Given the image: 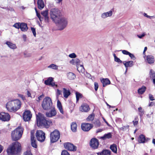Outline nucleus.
<instances>
[{
	"mask_svg": "<svg viewBox=\"0 0 155 155\" xmlns=\"http://www.w3.org/2000/svg\"><path fill=\"white\" fill-rule=\"evenodd\" d=\"M51 17L58 26L59 30H63L67 26V19L62 15L60 10L57 8H52L50 12Z\"/></svg>",
	"mask_w": 155,
	"mask_h": 155,
	"instance_id": "obj_1",
	"label": "nucleus"
},
{
	"mask_svg": "<svg viewBox=\"0 0 155 155\" xmlns=\"http://www.w3.org/2000/svg\"><path fill=\"white\" fill-rule=\"evenodd\" d=\"M21 150V144L17 141L10 145L7 148L6 151L8 155H20Z\"/></svg>",
	"mask_w": 155,
	"mask_h": 155,
	"instance_id": "obj_2",
	"label": "nucleus"
},
{
	"mask_svg": "<svg viewBox=\"0 0 155 155\" xmlns=\"http://www.w3.org/2000/svg\"><path fill=\"white\" fill-rule=\"evenodd\" d=\"M37 125L38 127H42L48 128L52 124L51 120H47L44 115L38 113L36 115Z\"/></svg>",
	"mask_w": 155,
	"mask_h": 155,
	"instance_id": "obj_3",
	"label": "nucleus"
},
{
	"mask_svg": "<svg viewBox=\"0 0 155 155\" xmlns=\"http://www.w3.org/2000/svg\"><path fill=\"white\" fill-rule=\"evenodd\" d=\"M6 108L10 112H15L19 109L21 106V102L18 99L9 101L6 104Z\"/></svg>",
	"mask_w": 155,
	"mask_h": 155,
	"instance_id": "obj_4",
	"label": "nucleus"
},
{
	"mask_svg": "<svg viewBox=\"0 0 155 155\" xmlns=\"http://www.w3.org/2000/svg\"><path fill=\"white\" fill-rule=\"evenodd\" d=\"M23 129L20 127H18L12 133V138L13 140L16 141L19 140L21 137Z\"/></svg>",
	"mask_w": 155,
	"mask_h": 155,
	"instance_id": "obj_5",
	"label": "nucleus"
},
{
	"mask_svg": "<svg viewBox=\"0 0 155 155\" xmlns=\"http://www.w3.org/2000/svg\"><path fill=\"white\" fill-rule=\"evenodd\" d=\"M41 106L44 110H47L51 109L52 106L51 98L48 97H45L43 100Z\"/></svg>",
	"mask_w": 155,
	"mask_h": 155,
	"instance_id": "obj_6",
	"label": "nucleus"
},
{
	"mask_svg": "<svg viewBox=\"0 0 155 155\" xmlns=\"http://www.w3.org/2000/svg\"><path fill=\"white\" fill-rule=\"evenodd\" d=\"M50 140L51 143L57 141L60 137V133L57 130H55L50 133Z\"/></svg>",
	"mask_w": 155,
	"mask_h": 155,
	"instance_id": "obj_7",
	"label": "nucleus"
},
{
	"mask_svg": "<svg viewBox=\"0 0 155 155\" xmlns=\"http://www.w3.org/2000/svg\"><path fill=\"white\" fill-rule=\"evenodd\" d=\"M36 136L38 140L41 142H44L45 139V134L41 130L36 131Z\"/></svg>",
	"mask_w": 155,
	"mask_h": 155,
	"instance_id": "obj_8",
	"label": "nucleus"
},
{
	"mask_svg": "<svg viewBox=\"0 0 155 155\" xmlns=\"http://www.w3.org/2000/svg\"><path fill=\"white\" fill-rule=\"evenodd\" d=\"M64 146L65 148L69 151H75L77 150V147L75 146L69 142L64 143Z\"/></svg>",
	"mask_w": 155,
	"mask_h": 155,
	"instance_id": "obj_9",
	"label": "nucleus"
},
{
	"mask_svg": "<svg viewBox=\"0 0 155 155\" xmlns=\"http://www.w3.org/2000/svg\"><path fill=\"white\" fill-rule=\"evenodd\" d=\"M10 116L8 113L4 112L0 113V120L4 121H7L10 120Z\"/></svg>",
	"mask_w": 155,
	"mask_h": 155,
	"instance_id": "obj_10",
	"label": "nucleus"
},
{
	"mask_svg": "<svg viewBox=\"0 0 155 155\" xmlns=\"http://www.w3.org/2000/svg\"><path fill=\"white\" fill-rule=\"evenodd\" d=\"M32 114L31 111L29 110H25L23 114V119L25 121L30 120Z\"/></svg>",
	"mask_w": 155,
	"mask_h": 155,
	"instance_id": "obj_11",
	"label": "nucleus"
},
{
	"mask_svg": "<svg viewBox=\"0 0 155 155\" xmlns=\"http://www.w3.org/2000/svg\"><path fill=\"white\" fill-rule=\"evenodd\" d=\"M90 145L93 149L97 148L99 145V142L97 139L95 138H93L90 140Z\"/></svg>",
	"mask_w": 155,
	"mask_h": 155,
	"instance_id": "obj_12",
	"label": "nucleus"
},
{
	"mask_svg": "<svg viewBox=\"0 0 155 155\" xmlns=\"http://www.w3.org/2000/svg\"><path fill=\"white\" fill-rule=\"evenodd\" d=\"M93 126L91 124L88 123H83L81 125V128L84 131H87L89 130Z\"/></svg>",
	"mask_w": 155,
	"mask_h": 155,
	"instance_id": "obj_13",
	"label": "nucleus"
},
{
	"mask_svg": "<svg viewBox=\"0 0 155 155\" xmlns=\"http://www.w3.org/2000/svg\"><path fill=\"white\" fill-rule=\"evenodd\" d=\"M90 109L89 105L86 103L82 104L80 108V110L83 112H87Z\"/></svg>",
	"mask_w": 155,
	"mask_h": 155,
	"instance_id": "obj_14",
	"label": "nucleus"
},
{
	"mask_svg": "<svg viewBox=\"0 0 155 155\" xmlns=\"http://www.w3.org/2000/svg\"><path fill=\"white\" fill-rule=\"evenodd\" d=\"M145 59L146 62L149 64H153L154 62V56L152 55H147Z\"/></svg>",
	"mask_w": 155,
	"mask_h": 155,
	"instance_id": "obj_15",
	"label": "nucleus"
},
{
	"mask_svg": "<svg viewBox=\"0 0 155 155\" xmlns=\"http://www.w3.org/2000/svg\"><path fill=\"white\" fill-rule=\"evenodd\" d=\"M149 140V138H147L146 139L145 136L143 134H141L138 138V141L140 143H144Z\"/></svg>",
	"mask_w": 155,
	"mask_h": 155,
	"instance_id": "obj_16",
	"label": "nucleus"
},
{
	"mask_svg": "<svg viewBox=\"0 0 155 155\" xmlns=\"http://www.w3.org/2000/svg\"><path fill=\"white\" fill-rule=\"evenodd\" d=\"M112 135L111 133L109 132L107 134H105L103 136L101 137H99V138L102 139L103 140H106L107 139H110L112 138Z\"/></svg>",
	"mask_w": 155,
	"mask_h": 155,
	"instance_id": "obj_17",
	"label": "nucleus"
},
{
	"mask_svg": "<svg viewBox=\"0 0 155 155\" xmlns=\"http://www.w3.org/2000/svg\"><path fill=\"white\" fill-rule=\"evenodd\" d=\"M113 14V11L110 10L106 12L103 13L101 15V17L103 18H105L111 16Z\"/></svg>",
	"mask_w": 155,
	"mask_h": 155,
	"instance_id": "obj_18",
	"label": "nucleus"
},
{
	"mask_svg": "<svg viewBox=\"0 0 155 155\" xmlns=\"http://www.w3.org/2000/svg\"><path fill=\"white\" fill-rule=\"evenodd\" d=\"M125 68L127 70L128 67H131L134 65V62L133 61H124L123 62Z\"/></svg>",
	"mask_w": 155,
	"mask_h": 155,
	"instance_id": "obj_19",
	"label": "nucleus"
},
{
	"mask_svg": "<svg viewBox=\"0 0 155 155\" xmlns=\"http://www.w3.org/2000/svg\"><path fill=\"white\" fill-rule=\"evenodd\" d=\"M20 28L21 30L23 31H26L28 29V27L26 23H21Z\"/></svg>",
	"mask_w": 155,
	"mask_h": 155,
	"instance_id": "obj_20",
	"label": "nucleus"
},
{
	"mask_svg": "<svg viewBox=\"0 0 155 155\" xmlns=\"http://www.w3.org/2000/svg\"><path fill=\"white\" fill-rule=\"evenodd\" d=\"M5 44L10 48L12 49H15L17 48V47L15 44H14L10 41H7L6 42Z\"/></svg>",
	"mask_w": 155,
	"mask_h": 155,
	"instance_id": "obj_21",
	"label": "nucleus"
},
{
	"mask_svg": "<svg viewBox=\"0 0 155 155\" xmlns=\"http://www.w3.org/2000/svg\"><path fill=\"white\" fill-rule=\"evenodd\" d=\"M48 10H45L41 12V14L44 17L45 22L48 21L49 18L48 16Z\"/></svg>",
	"mask_w": 155,
	"mask_h": 155,
	"instance_id": "obj_22",
	"label": "nucleus"
},
{
	"mask_svg": "<svg viewBox=\"0 0 155 155\" xmlns=\"http://www.w3.org/2000/svg\"><path fill=\"white\" fill-rule=\"evenodd\" d=\"M101 81L104 87L106 86L107 85L110 84V83L109 80L107 78L103 79L101 80Z\"/></svg>",
	"mask_w": 155,
	"mask_h": 155,
	"instance_id": "obj_23",
	"label": "nucleus"
},
{
	"mask_svg": "<svg viewBox=\"0 0 155 155\" xmlns=\"http://www.w3.org/2000/svg\"><path fill=\"white\" fill-rule=\"evenodd\" d=\"M63 91L64 96L66 98H68L71 94L69 91L67 90L65 88H63Z\"/></svg>",
	"mask_w": 155,
	"mask_h": 155,
	"instance_id": "obj_24",
	"label": "nucleus"
},
{
	"mask_svg": "<svg viewBox=\"0 0 155 155\" xmlns=\"http://www.w3.org/2000/svg\"><path fill=\"white\" fill-rule=\"evenodd\" d=\"M31 144L32 146L34 148H37V146L36 141L35 140L34 137L32 136L31 134Z\"/></svg>",
	"mask_w": 155,
	"mask_h": 155,
	"instance_id": "obj_25",
	"label": "nucleus"
},
{
	"mask_svg": "<svg viewBox=\"0 0 155 155\" xmlns=\"http://www.w3.org/2000/svg\"><path fill=\"white\" fill-rule=\"evenodd\" d=\"M80 60L78 58L72 59L70 61V63L72 64H76L77 66L80 65Z\"/></svg>",
	"mask_w": 155,
	"mask_h": 155,
	"instance_id": "obj_26",
	"label": "nucleus"
},
{
	"mask_svg": "<svg viewBox=\"0 0 155 155\" xmlns=\"http://www.w3.org/2000/svg\"><path fill=\"white\" fill-rule=\"evenodd\" d=\"M67 76L68 78L71 80H74L76 78L75 74L71 72L68 73L67 74Z\"/></svg>",
	"mask_w": 155,
	"mask_h": 155,
	"instance_id": "obj_27",
	"label": "nucleus"
},
{
	"mask_svg": "<svg viewBox=\"0 0 155 155\" xmlns=\"http://www.w3.org/2000/svg\"><path fill=\"white\" fill-rule=\"evenodd\" d=\"M38 8L40 9H42L44 6L45 5L43 0H38L37 2Z\"/></svg>",
	"mask_w": 155,
	"mask_h": 155,
	"instance_id": "obj_28",
	"label": "nucleus"
},
{
	"mask_svg": "<svg viewBox=\"0 0 155 155\" xmlns=\"http://www.w3.org/2000/svg\"><path fill=\"white\" fill-rule=\"evenodd\" d=\"M57 107L60 110V112L62 114H64V111L62 109V105L60 101L58 100L57 104Z\"/></svg>",
	"mask_w": 155,
	"mask_h": 155,
	"instance_id": "obj_29",
	"label": "nucleus"
},
{
	"mask_svg": "<svg viewBox=\"0 0 155 155\" xmlns=\"http://www.w3.org/2000/svg\"><path fill=\"white\" fill-rule=\"evenodd\" d=\"M77 70L79 72L84 73L85 71V69H84L83 66L82 64L77 65Z\"/></svg>",
	"mask_w": 155,
	"mask_h": 155,
	"instance_id": "obj_30",
	"label": "nucleus"
},
{
	"mask_svg": "<svg viewBox=\"0 0 155 155\" xmlns=\"http://www.w3.org/2000/svg\"><path fill=\"white\" fill-rule=\"evenodd\" d=\"M71 129L73 132H75L77 130V124L75 122H72L71 124Z\"/></svg>",
	"mask_w": 155,
	"mask_h": 155,
	"instance_id": "obj_31",
	"label": "nucleus"
},
{
	"mask_svg": "<svg viewBox=\"0 0 155 155\" xmlns=\"http://www.w3.org/2000/svg\"><path fill=\"white\" fill-rule=\"evenodd\" d=\"M53 80L52 77H49L47 80L45 81V84L47 85H50Z\"/></svg>",
	"mask_w": 155,
	"mask_h": 155,
	"instance_id": "obj_32",
	"label": "nucleus"
},
{
	"mask_svg": "<svg viewBox=\"0 0 155 155\" xmlns=\"http://www.w3.org/2000/svg\"><path fill=\"white\" fill-rule=\"evenodd\" d=\"M110 148L112 150V151L115 153H116L117 152V146L116 144H114L111 145L110 147Z\"/></svg>",
	"mask_w": 155,
	"mask_h": 155,
	"instance_id": "obj_33",
	"label": "nucleus"
},
{
	"mask_svg": "<svg viewBox=\"0 0 155 155\" xmlns=\"http://www.w3.org/2000/svg\"><path fill=\"white\" fill-rule=\"evenodd\" d=\"M146 87L145 86H143L141 88H139L138 90V93L139 94H142L145 91Z\"/></svg>",
	"mask_w": 155,
	"mask_h": 155,
	"instance_id": "obj_34",
	"label": "nucleus"
},
{
	"mask_svg": "<svg viewBox=\"0 0 155 155\" xmlns=\"http://www.w3.org/2000/svg\"><path fill=\"white\" fill-rule=\"evenodd\" d=\"M76 98V101L78 102L79 99L81 98L83 96L82 94L79 93L78 92H76L75 93Z\"/></svg>",
	"mask_w": 155,
	"mask_h": 155,
	"instance_id": "obj_35",
	"label": "nucleus"
},
{
	"mask_svg": "<svg viewBox=\"0 0 155 155\" xmlns=\"http://www.w3.org/2000/svg\"><path fill=\"white\" fill-rule=\"evenodd\" d=\"M150 77V78H155V72L152 69H151L149 72Z\"/></svg>",
	"mask_w": 155,
	"mask_h": 155,
	"instance_id": "obj_36",
	"label": "nucleus"
},
{
	"mask_svg": "<svg viewBox=\"0 0 155 155\" xmlns=\"http://www.w3.org/2000/svg\"><path fill=\"white\" fill-rule=\"evenodd\" d=\"M110 151L108 150H104L101 153V155H110Z\"/></svg>",
	"mask_w": 155,
	"mask_h": 155,
	"instance_id": "obj_37",
	"label": "nucleus"
},
{
	"mask_svg": "<svg viewBox=\"0 0 155 155\" xmlns=\"http://www.w3.org/2000/svg\"><path fill=\"white\" fill-rule=\"evenodd\" d=\"M94 114H92L90 115L87 119V121H92L94 118Z\"/></svg>",
	"mask_w": 155,
	"mask_h": 155,
	"instance_id": "obj_38",
	"label": "nucleus"
},
{
	"mask_svg": "<svg viewBox=\"0 0 155 155\" xmlns=\"http://www.w3.org/2000/svg\"><path fill=\"white\" fill-rule=\"evenodd\" d=\"M49 68H51L54 70H57L58 66L54 64H51L48 67Z\"/></svg>",
	"mask_w": 155,
	"mask_h": 155,
	"instance_id": "obj_39",
	"label": "nucleus"
},
{
	"mask_svg": "<svg viewBox=\"0 0 155 155\" xmlns=\"http://www.w3.org/2000/svg\"><path fill=\"white\" fill-rule=\"evenodd\" d=\"M35 10L37 16L39 18L40 21H41L42 18H41L40 15L39 13L38 12V11L37 10V9L36 8H35Z\"/></svg>",
	"mask_w": 155,
	"mask_h": 155,
	"instance_id": "obj_40",
	"label": "nucleus"
},
{
	"mask_svg": "<svg viewBox=\"0 0 155 155\" xmlns=\"http://www.w3.org/2000/svg\"><path fill=\"white\" fill-rule=\"evenodd\" d=\"M20 23H15L13 25V27H15L17 29H19L20 28V25H21Z\"/></svg>",
	"mask_w": 155,
	"mask_h": 155,
	"instance_id": "obj_41",
	"label": "nucleus"
},
{
	"mask_svg": "<svg viewBox=\"0 0 155 155\" xmlns=\"http://www.w3.org/2000/svg\"><path fill=\"white\" fill-rule=\"evenodd\" d=\"M50 112L53 117L55 116L56 114V112L54 109L52 110Z\"/></svg>",
	"mask_w": 155,
	"mask_h": 155,
	"instance_id": "obj_42",
	"label": "nucleus"
},
{
	"mask_svg": "<svg viewBox=\"0 0 155 155\" xmlns=\"http://www.w3.org/2000/svg\"><path fill=\"white\" fill-rule=\"evenodd\" d=\"M61 155H70V154L67 150H64L62 152Z\"/></svg>",
	"mask_w": 155,
	"mask_h": 155,
	"instance_id": "obj_43",
	"label": "nucleus"
},
{
	"mask_svg": "<svg viewBox=\"0 0 155 155\" xmlns=\"http://www.w3.org/2000/svg\"><path fill=\"white\" fill-rule=\"evenodd\" d=\"M129 126H124L121 128L120 129L123 131L126 130L127 129H128Z\"/></svg>",
	"mask_w": 155,
	"mask_h": 155,
	"instance_id": "obj_44",
	"label": "nucleus"
},
{
	"mask_svg": "<svg viewBox=\"0 0 155 155\" xmlns=\"http://www.w3.org/2000/svg\"><path fill=\"white\" fill-rule=\"evenodd\" d=\"M69 57L71 58H75L76 57V55L74 53H72L69 54Z\"/></svg>",
	"mask_w": 155,
	"mask_h": 155,
	"instance_id": "obj_45",
	"label": "nucleus"
},
{
	"mask_svg": "<svg viewBox=\"0 0 155 155\" xmlns=\"http://www.w3.org/2000/svg\"><path fill=\"white\" fill-rule=\"evenodd\" d=\"M129 56L133 60H135L136 58L134 54L130 53L129 54Z\"/></svg>",
	"mask_w": 155,
	"mask_h": 155,
	"instance_id": "obj_46",
	"label": "nucleus"
},
{
	"mask_svg": "<svg viewBox=\"0 0 155 155\" xmlns=\"http://www.w3.org/2000/svg\"><path fill=\"white\" fill-rule=\"evenodd\" d=\"M121 51L122 53L125 55H129V54L130 53V52L125 50H121Z\"/></svg>",
	"mask_w": 155,
	"mask_h": 155,
	"instance_id": "obj_47",
	"label": "nucleus"
},
{
	"mask_svg": "<svg viewBox=\"0 0 155 155\" xmlns=\"http://www.w3.org/2000/svg\"><path fill=\"white\" fill-rule=\"evenodd\" d=\"M31 29L32 32L33 33V35L35 37L36 35V33L35 29L33 28H31Z\"/></svg>",
	"mask_w": 155,
	"mask_h": 155,
	"instance_id": "obj_48",
	"label": "nucleus"
},
{
	"mask_svg": "<svg viewBox=\"0 0 155 155\" xmlns=\"http://www.w3.org/2000/svg\"><path fill=\"white\" fill-rule=\"evenodd\" d=\"M45 115H46V116L48 117H53V116L51 114V113H50V112H47L46 113Z\"/></svg>",
	"mask_w": 155,
	"mask_h": 155,
	"instance_id": "obj_49",
	"label": "nucleus"
},
{
	"mask_svg": "<svg viewBox=\"0 0 155 155\" xmlns=\"http://www.w3.org/2000/svg\"><path fill=\"white\" fill-rule=\"evenodd\" d=\"M115 61L118 63H122V61L120 60V59L117 58V57L114 58Z\"/></svg>",
	"mask_w": 155,
	"mask_h": 155,
	"instance_id": "obj_50",
	"label": "nucleus"
},
{
	"mask_svg": "<svg viewBox=\"0 0 155 155\" xmlns=\"http://www.w3.org/2000/svg\"><path fill=\"white\" fill-rule=\"evenodd\" d=\"M94 85L95 90L96 91H97V90L98 88V86H98V84L97 82H95L94 83Z\"/></svg>",
	"mask_w": 155,
	"mask_h": 155,
	"instance_id": "obj_51",
	"label": "nucleus"
},
{
	"mask_svg": "<svg viewBox=\"0 0 155 155\" xmlns=\"http://www.w3.org/2000/svg\"><path fill=\"white\" fill-rule=\"evenodd\" d=\"M24 155H32V154L30 150H28L26 151Z\"/></svg>",
	"mask_w": 155,
	"mask_h": 155,
	"instance_id": "obj_52",
	"label": "nucleus"
},
{
	"mask_svg": "<svg viewBox=\"0 0 155 155\" xmlns=\"http://www.w3.org/2000/svg\"><path fill=\"white\" fill-rule=\"evenodd\" d=\"M18 96L21 97L22 99L24 101L25 100V97L23 95L21 94H18Z\"/></svg>",
	"mask_w": 155,
	"mask_h": 155,
	"instance_id": "obj_53",
	"label": "nucleus"
},
{
	"mask_svg": "<svg viewBox=\"0 0 155 155\" xmlns=\"http://www.w3.org/2000/svg\"><path fill=\"white\" fill-rule=\"evenodd\" d=\"M50 85L52 87H57V85L55 83L53 82V81L51 82Z\"/></svg>",
	"mask_w": 155,
	"mask_h": 155,
	"instance_id": "obj_54",
	"label": "nucleus"
},
{
	"mask_svg": "<svg viewBox=\"0 0 155 155\" xmlns=\"http://www.w3.org/2000/svg\"><path fill=\"white\" fill-rule=\"evenodd\" d=\"M145 35V33H143L141 35H137V36L140 38H142L143 37H144Z\"/></svg>",
	"mask_w": 155,
	"mask_h": 155,
	"instance_id": "obj_55",
	"label": "nucleus"
},
{
	"mask_svg": "<svg viewBox=\"0 0 155 155\" xmlns=\"http://www.w3.org/2000/svg\"><path fill=\"white\" fill-rule=\"evenodd\" d=\"M149 97L151 101H153V100H154V99L153 98L154 97H153V95L151 94H149Z\"/></svg>",
	"mask_w": 155,
	"mask_h": 155,
	"instance_id": "obj_56",
	"label": "nucleus"
},
{
	"mask_svg": "<svg viewBox=\"0 0 155 155\" xmlns=\"http://www.w3.org/2000/svg\"><path fill=\"white\" fill-rule=\"evenodd\" d=\"M155 103L153 102H151L148 105V106L149 107H152L154 105Z\"/></svg>",
	"mask_w": 155,
	"mask_h": 155,
	"instance_id": "obj_57",
	"label": "nucleus"
},
{
	"mask_svg": "<svg viewBox=\"0 0 155 155\" xmlns=\"http://www.w3.org/2000/svg\"><path fill=\"white\" fill-rule=\"evenodd\" d=\"M138 111L140 112V113H143L144 112V111L142 110V107H140L138 108Z\"/></svg>",
	"mask_w": 155,
	"mask_h": 155,
	"instance_id": "obj_58",
	"label": "nucleus"
},
{
	"mask_svg": "<svg viewBox=\"0 0 155 155\" xmlns=\"http://www.w3.org/2000/svg\"><path fill=\"white\" fill-rule=\"evenodd\" d=\"M61 91L59 90L58 89H57V94L58 96L61 94Z\"/></svg>",
	"mask_w": 155,
	"mask_h": 155,
	"instance_id": "obj_59",
	"label": "nucleus"
},
{
	"mask_svg": "<svg viewBox=\"0 0 155 155\" xmlns=\"http://www.w3.org/2000/svg\"><path fill=\"white\" fill-rule=\"evenodd\" d=\"M133 122L134 124V125L135 126L137 125L138 123V121L137 120L136 121H133Z\"/></svg>",
	"mask_w": 155,
	"mask_h": 155,
	"instance_id": "obj_60",
	"label": "nucleus"
},
{
	"mask_svg": "<svg viewBox=\"0 0 155 155\" xmlns=\"http://www.w3.org/2000/svg\"><path fill=\"white\" fill-rule=\"evenodd\" d=\"M143 15L144 16H145L146 17H147V18H151V17H152L151 16H150L149 15H148L147 14L145 13H144V14H143Z\"/></svg>",
	"mask_w": 155,
	"mask_h": 155,
	"instance_id": "obj_61",
	"label": "nucleus"
},
{
	"mask_svg": "<svg viewBox=\"0 0 155 155\" xmlns=\"http://www.w3.org/2000/svg\"><path fill=\"white\" fill-rule=\"evenodd\" d=\"M27 95L28 97H31V94L28 91H27Z\"/></svg>",
	"mask_w": 155,
	"mask_h": 155,
	"instance_id": "obj_62",
	"label": "nucleus"
},
{
	"mask_svg": "<svg viewBox=\"0 0 155 155\" xmlns=\"http://www.w3.org/2000/svg\"><path fill=\"white\" fill-rule=\"evenodd\" d=\"M147 47H146L144 48V50L143 52V54L145 55V51H147Z\"/></svg>",
	"mask_w": 155,
	"mask_h": 155,
	"instance_id": "obj_63",
	"label": "nucleus"
},
{
	"mask_svg": "<svg viewBox=\"0 0 155 155\" xmlns=\"http://www.w3.org/2000/svg\"><path fill=\"white\" fill-rule=\"evenodd\" d=\"M3 150V147L0 145V153L2 152Z\"/></svg>",
	"mask_w": 155,
	"mask_h": 155,
	"instance_id": "obj_64",
	"label": "nucleus"
}]
</instances>
